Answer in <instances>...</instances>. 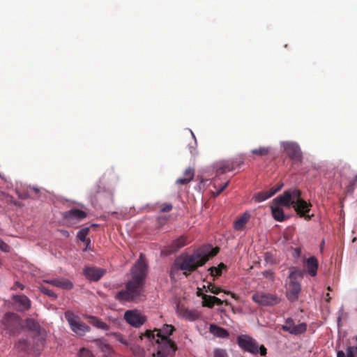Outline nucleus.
I'll return each instance as SVG.
<instances>
[{"label":"nucleus","instance_id":"obj_1","mask_svg":"<svg viewBox=\"0 0 357 357\" xmlns=\"http://www.w3.org/2000/svg\"><path fill=\"white\" fill-rule=\"evenodd\" d=\"M174 331L175 328L172 325L165 324L160 330L146 331L140 337L142 339L145 337L152 343L158 344V350L154 356L172 357L177 350V346L169 339V336Z\"/></svg>","mask_w":357,"mask_h":357},{"label":"nucleus","instance_id":"obj_2","mask_svg":"<svg viewBox=\"0 0 357 357\" xmlns=\"http://www.w3.org/2000/svg\"><path fill=\"white\" fill-rule=\"evenodd\" d=\"M147 269H135L131 279L126 284V289L118 291L115 298L120 302H130L138 300L144 292Z\"/></svg>","mask_w":357,"mask_h":357},{"label":"nucleus","instance_id":"obj_3","mask_svg":"<svg viewBox=\"0 0 357 357\" xmlns=\"http://www.w3.org/2000/svg\"><path fill=\"white\" fill-rule=\"evenodd\" d=\"M277 202L288 208L293 207L296 213L306 220H311L313 214L309 215L312 204L301 198V191L296 188L286 190L278 196Z\"/></svg>","mask_w":357,"mask_h":357},{"label":"nucleus","instance_id":"obj_4","mask_svg":"<svg viewBox=\"0 0 357 357\" xmlns=\"http://www.w3.org/2000/svg\"><path fill=\"white\" fill-rule=\"evenodd\" d=\"M218 252V248H213L211 245H204L195 250L192 255L182 254L176 259L175 264L177 266L176 268H198L204 266Z\"/></svg>","mask_w":357,"mask_h":357},{"label":"nucleus","instance_id":"obj_5","mask_svg":"<svg viewBox=\"0 0 357 357\" xmlns=\"http://www.w3.org/2000/svg\"><path fill=\"white\" fill-rule=\"evenodd\" d=\"M303 278V273L299 269H295L291 272L289 277V282L286 285V295L287 298L294 302L296 301L301 293V280Z\"/></svg>","mask_w":357,"mask_h":357},{"label":"nucleus","instance_id":"obj_6","mask_svg":"<svg viewBox=\"0 0 357 357\" xmlns=\"http://www.w3.org/2000/svg\"><path fill=\"white\" fill-rule=\"evenodd\" d=\"M238 345L245 351L252 354H260L261 356H266V348L264 345L259 347L257 342L252 337L247 335H241L236 339Z\"/></svg>","mask_w":357,"mask_h":357},{"label":"nucleus","instance_id":"obj_7","mask_svg":"<svg viewBox=\"0 0 357 357\" xmlns=\"http://www.w3.org/2000/svg\"><path fill=\"white\" fill-rule=\"evenodd\" d=\"M2 324L3 329L8 331L11 335L19 334L23 327L20 317L13 312H8L5 314Z\"/></svg>","mask_w":357,"mask_h":357},{"label":"nucleus","instance_id":"obj_8","mask_svg":"<svg viewBox=\"0 0 357 357\" xmlns=\"http://www.w3.org/2000/svg\"><path fill=\"white\" fill-rule=\"evenodd\" d=\"M252 299L256 303L264 306H273L280 301V299L276 295L264 292L254 294Z\"/></svg>","mask_w":357,"mask_h":357},{"label":"nucleus","instance_id":"obj_9","mask_svg":"<svg viewBox=\"0 0 357 357\" xmlns=\"http://www.w3.org/2000/svg\"><path fill=\"white\" fill-rule=\"evenodd\" d=\"M285 153L293 161L294 163H301L303 160V153L300 146L293 142H286L284 144Z\"/></svg>","mask_w":357,"mask_h":357},{"label":"nucleus","instance_id":"obj_10","mask_svg":"<svg viewBox=\"0 0 357 357\" xmlns=\"http://www.w3.org/2000/svg\"><path fill=\"white\" fill-rule=\"evenodd\" d=\"M282 329L291 335H298L306 331L307 324L305 323H301L296 325L291 318H287L284 324L282 326Z\"/></svg>","mask_w":357,"mask_h":357},{"label":"nucleus","instance_id":"obj_11","mask_svg":"<svg viewBox=\"0 0 357 357\" xmlns=\"http://www.w3.org/2000/svg\"><path fill=\"white\" fill-rule=\"evenodd\" d=\"M124 319L135 328L141 326L146 321V317L137 310H127L124 314Z\"/></svg>","mask_w":357,"mask_h":357},{"label":"nucleus","instance_id":"obj_12","mask_svg":"<svg viewBox=\"0 0 357 357\" xmlns=\"http://www.w3.org/2000/svg\"><path fill=\"white\" fill-rule=\"evenodd\" d=\"M66 318L69 322L72 331L79 336H83L86 332L90 331V327L86 324L80 321H77L73 318L70 317L69 312H66Z\"/></svg>","mask_w":357,"mask_h":357},{"label":"nucleus","instance_id":"obj_13","mask_svg":"<svg viewBox=\"0 0 357 357\" xmlns=\"http://www.w3.org/2000/svg\"><path fill=\"white\" fill-rule=\"evenodd\" d=\"M278 197L273 199L272 205L271 206V214L273 218L278 222H283L286 220L288 217L285 215L282 206H284L282 203L277 202Z\"/></svg>","mask_w":357,"mask_h":357},{"label":"nucleus","instance_id":"obj_14","mask_svg":"<svg viewBox=\"0 0 357 357\" xmlns=\"http://www.w3.org/2000/svg\"><path fill=\"white\" fill-rule=\"evenodd\" d=\"M283 187V183H278L276 186L271 188L270 190L266 191H262L257 192L255 196L254 199L256 202H264L268 198L273 196L275 193L279 192Z\"/></svg>","mask_w":357,"mask_h":357},{"label":"nucleus","instance_id":"obj_15","mask_svg":"<svg viewBox=\"0 0 357 357\" xmlns=\"http://www.w3.org/2000/svg\"><path fill=\"white\" fill-rule=\"evenodd\" d=\"M189 243V241L186 236H181L178 238L174 240L172 243L167 248L166 254L170 255L177 252L181 248Z\"/></svg>","mask_w":357,"mask_h":357},{"label":"nucleus","instance_id":"obj_16","mask_svg":"<svg viewBox=\"0 0 357 357\" xmlns=\"http://www.w3.org/2000/svg\"><path fill=\"white\" fill-rule=\"evenodd\" d=\"M236 162L233 160H223L216 164L215 169L218 174H222L234 169Z\"/></svg>","mask_w":357,"mask_h":357},{"label":"nucleus","instance_id":"obj_17","mask_svg":"<svg viewBox=\"0 0 357 357\" xmlns=\"http://www.w3.org/2000/svg\"><path fill=\"white\" fill-rule=\"evenodd\" d=\"M63 217L66 220H81L86 217V213L84 211L78 208H73L63 213Z\"/></svg>","mask_w":357,"mask_h":357},{"label":"nucleus","instance_id":"obj_18","mask_svg":"<svg viewBox=\"0 0 357 357\" xmlns=\"http://www.w3.org/2000/svg\"><path fill=\"white\" fill-rule=\"evenodd\" d=\"M13 300L18 304V308L20 311H25L31 307V301L25 295H14Z\"/></svg>","mask_w":357,"mask_h":357},{"label":"nucleus","instance_id":"obj_19","mask_svg":"<svg viewBox=\"0 0 357 357\" xmlns=\"http://www.w3.org/2000/svg\"><path fill=\"white\" fill-rule=\"evenodd\" d=\"M104 269H83V274L91 281H98L105 274Z\"/></svg>","mask_w":357,"mask_h":357},{"label":"nucleus","instance_id":"obj_20","mask_svg":"<svg viewBox=\"0 0 357 357\" xmlns=\"http://www.w3.org/2000/svg\"><path fill=\"white\" fill-rule=\"evenodd\" d=\"M179 313L183 318L190 321H195L200 317V313L197 310L181 307L179 309Z\"/></svg>","mask_w":357,"mask_h":357},{"label":"nucleus","instance_id":"obj_21","mask_svg":"<svg viewBox=\"0 0 357 357\" xmlns=\"http://www.w3.org/2000/svg\"><path fill=\"white\" fill-rule=\"evenodd\" d=\"M44 282L63 289H71L73 287V283L67 279H54L44 280Z\"/></svg>","mask_w":357,"mask_h":357},{"label":"nucleus","instance_id":"obj_22","mask_svg":"<svg viewBox=\"0 0 357 357\" xmlns=\"http://www.w3.org/2000/svg\"><path fill=\"white\" fill-rule=\"evenodd\" d=\"M209 332L214 336L220 338H227L229 337V332L224 328L220 327L215 324H210Z\"/></svg>","mask_w":357,"mask_h":357},{"label":"nucleus","instance_id":"obj_23","mask_svg":"<svg viewBox=\"0 0 357 357\" xmlns=\"http://www.w3.org/2000/svg\"><path fill=\"white\" fill-rule=\"evenodd\" d=\"M87 319L90 324L93 325L98 329L103 331H108L109 329V326L105 322H103L101 319L96 317L88 316Z\"/></svg>","mask_w":357,"mask_h":357},{"label":"nucleus","instance_id":"obj_24","mask_svg":"<svg viewBox=\"0 0 357 357\" xmlns=\"http://www.w3.org/2000/svg\"><path fill=\"white\" fill-rule=\"evenodd\" d=\"M194 175V169L191 167H188L184 172V177L178 178L176 183L178 185H186L193 179Z\"/></svg>","mask_w":357,"mask_h":357},{"label":"nucleus","instance_id":"obj_25","mask_svg":"<svg viewBox=\"0 0 357 357\" xmlns=\"http://www.w3.org/2000/svg\"><path fill=\"white\" fill-rule=\"evenodd\" d=\"M250 215L244 213L243 215H241L234 221V228L237 231L242 230L245 225H246L247 222L248 221Z\"/></svg>","mask_w":357,"mask_h":357},{"label":"nucleus","instance_id":"obj_26","mask_svg":"<svg viewBox=\"0 0 357 357\" xmlns=\"http://www.w3.org/2000/svg\"><path fill=\"white\" fill-rule=\"evenodd\" d=\"M25 327L28 330H29L33 333H40V326L38 324V322L36 321V320H34L33 319H31V318L26 319L25 321Z\"/></svg>","mask_w":357,"mask_h":357},{"label":"nucleus","instance_id":"obj_27","mask_svg":"<svg viewBox=\"0 0 357 357\" xmlns=\"http://www.w3.org/2000/svg\"><path fill=\"white\" fill-rule=\"evenodd\" d=\"M96 347L100 349V351L104 352L105 354H109L112 349L110 346L102 339H97L93 341Z\"/></svg>","mask_w":357,"mask_h":357},{"label":"nucleus","instance_id":"obj_28","mask_svg":"<svg viewBox=\"0 0 357 357\" xmlns=\"http://www.w3.org/2000/svg\"><path fill=\"white\" fill-rule=\"evenodd\" d=\"M271 149L268 146H260L250 151L251 153L258 156H265L270 153Z\"/></svg>","mask_w":357,"mask_h":357},{"label":"nucleus","instance_id":"obj_29","mask_svg":"<svg viewBox=\"0 0 357 357\" xmlns=\"http://www.w3.org/2000/svg\"><path fill=\"white\" fill-rule=\"evenodd\" d=\"M147 266L148 264L146 262L145 256L142 253H140L139 259L137 260L132 268H147Z\"/></svg>","mask_w":357,"mask_h":357},{"label":"nucleus","instance_id":"obj_30","mask_svg":"<svg viewBox=\"0 0 357 357\" xmlns=\"http://www.w3.org/2000/svg\"><path fill=\"white\" fill-rule=\"evenodd\" d=\"M38 288L43 294L52 298L53 299H56L57 298L56 294L47 287L41 284Z\"/></svg>","mask_w":357,"mask_h":357},{"label":"nucleus","instance_id":"obj_31","mask_svg":"<svg viewBox=\"0 0 357 357\" xmlns=\"http://www.w3.org/2000/svg\"><path fill=\"white\" fill-rule=\"evenodd\" d=\"M181 270L182 269H171V271L169 273V276L172 278V280H176V275H177L179 273V271H181ZM185 270L187 271L183 272L182 274L185 275V276H187V275L188 273H190V272H192L195 269L189 268V269H185Z\"/></svg>","mask_w":357,"mask_h":357},{"label":"nucleus","instance_id":"obj_32","mask_svg":"<svg viewBox=\"0 0 357 357\" xmlns=\"http://www.w3.org/2000/svg\"><path fill=\"white\" fill-rule=\"evenodd\" d=\"M208 297H213V296L207 294L202 295V305L204 307L212 308L213 307V300L208 298Z\"/></svg>","mask_w":357,"mask_h":357},{"label":"nucleus","instance_id":"obj_33","mask_svg":"<svg viewBox=\"0 0 357 357\" xmlns=\"http://www.w3.org/2000/svg\"><path fill=\"white\" fill-rule=\"evenodd\" d=\"M89 227H84L80 229L77 233V238L82 242L86 241V236L89 232Z\"/></svg>","mask_w":357,"mask_h":357},{"label":"nucleus","instance_id":"obj_34","mask_svg":"<svg viewBox=\"0 0 357 357\" xmlns=\"http://www.w3.org/2000/svg\"><path fill=\"white\" fill-rule=\"evenodd\" d=\"M15 347L19 351H26L29 347L28 342L24 339H21L16 343Z\"/></svg>","mask_w":357,"mask_h":357},{"label":"nucleus","instance_id":"obj_35","mask_svg":"<svg viewBox=\"0 0 357 357\" xmlns=\"http://www.w3.org/2000/svg\"><path fill=\"white\" fill-rule=\"evenodd\" d=\"M307 268H318V261L315 257H310L306 259Z\"/></svg>","mask_w":357,"mask_h":357},{"label":"nucleus","instance_id":"obj_36","mask_svg":"<svg viewBox=\"0 0 357 357\" xmlns=\"http://www.w3.org/2000/svg\"><path fill=\"white\" fill-rule=\"evenodd\" d=\"M213 357H229L225 349L216 348L213 350Z\"/></svg>","mask_w":357,"mask_h":357},{"label":"nucleus","instance_id":"obj_37","mask_svg":"<svg viewBox=\"0 0 357 357\" xmlns=\"http://www.w3.org/2000/svg\"><path fill=\"white\" fill-rule=\"evenodd\" d=\"M207 287H208L207 291H209L210 292H211L212 294H218L222 291L220 287L215 286L213 284H211V282H208Z\"/></svg>","mask_w":357,"mask_h":357},{"label":"nucleus","instance_id":"obj_38","mask_svg":"<svg viewBox=\"0 0 357 357\" xmlns=\"http://www.w3.org/2000/svg\"><path fill=\"white\" fill-rule=\"evenodd\" d=\"M261 274L268 280H273L274 273L273 272L272 269L265 270L264 271L261 272Z\"/></svg>","mask_w":357,"mask_h":357},{"label":"nucleus","instance_id":"obj_39","mask_svg":"<svg viewBox=\"0 0 357 357\" xmlns=\"http://www.w3.org/2000/svg\"><path fill=\"white\" fill-rule=\"evenodd\" d=\"M222 270L223 269H208V271H210L211 276L213 278V280L222 275Z\"/></svg>","mask_w":357,"mask_h":357},{"label":"nucleus","instance_id":"obj_40","mask_svg":"<svg viewBox=\"0 0 357 357\" xmlns=\"http://www.w3.org/2000/svg\"><path fill=\"white\" fill-rule=\"evenodd\" d=\"M79 356L80 357H94L92 352L90 350L85 348H82L80 349Z\"/></svg>","mask_w":357,"mask_h":357},{"label":"nucleus","instance_id":"obj_41","mask_svg":"<svg viewBox=\"0 0 357 357\" xmlns=\"http://www.w3.org/2000/svg\"><path fill=\"white\" fill-rule=\"evenodd\" d=\"M172 204L170 203H164L161 205L160 212H169L172 210Z\"/></svg>","mask_w":357,"mask_h":357},{"label":"nucleus","instance_id":"obj_42","mask_svg":"<svg viewBox=\"0 0 357 357\" xmlns=\"http://www.w3.org/2000/svg\"><path fill=\"white\" fill-rule=\"evenodd\" d=\"M0 250L3 252H7L10 251V247L4 241L0 238Z\"/></svg>","mask_w":357,"mask_h":357},{"label":"nucleus","instance_id":"obj_43","mask_svg":"<svg viewBox=\"0 0 357 357\" xmlns=\"http://www.w3.org/2000/svg\"><path fill=\"white\" fill-rule=\"evenodd\" d=\"M265 260L267 263V265H273V258L271 254L266 252L264 255Z\"/></svg>","mask_w":357,"mask_h":357},{"label":"nucleus","instance_id":"obj_44","mask_svg":"<svg viewBox=\"0 0 357 357\" xmlns=\"http://www.w3.org/2000/svg\"><path fill=\"white\" fill-rule=\"evenodd\" d=\"M208 298L213 300V306L215 305H221L224 302L222 300H221L220 298H219L215 296H213V297H208Z\"/></svg>","mask_w":357,"mask_h":357},{"label":"nucleus","instance_id":"obj_45","mask_svg":"<svg viewBox=\"0 0 357 357\" xmlns=\"http://www.w3.org/2000/svg\"><path fill=\"white\" fill-rule=\"evenodd\" d=\"M347 357H355L354 348L352 347H348L347 349Z\"/></svg>","mask_w":357,"mask_h":357},{"label":"nucleus","instance_id":"obj_46","mask_svg":"<svg viewBox=\"0 0 357 357\" xmlns=\"http://www.w3.org/2000/svg\"><path fill=\"white\" fill-rule=\"evenodd\" d=\"M29 191L28 190L27 192H20L19 191H17V193H18V196L20 199H27L29 197H30L31 196L29 195Z\"/></svg>","mask_w":357,"mask_h":357},{"label":"nucleus","instance_id":"obj_47","mask_svg":"<svg viewBox=\"0 0 357 357\" xmlns=\"http://www.w3.org/2000/svg\"><path fill=\"white\" fill-rule=\"evenodd\" d=\"M229 181L226 182L225 184H223L220 189H218L215 193V196L219 195L228 185Z\"/></svg>","mask_w":357,"mask_h":357},{"label":"nucleus","instance_id":"obj_48","mask_svg":"<svg viewBox=\"0 0 357 357\" xmlns=\"http://www.w3.org/2000/svg\"><path fill=\"white\" fill-rule=\"evenodd\" d=\"M17 287L20 288V289L22 290L24 289V286L18 281H16L15 282L13 287H12V289L15 290Z\"/></svg>","mask_w":357,"mask_h":357},{"label":"nucleus","instance_id":"obj_49","mask_svg":"<svg viewBox=\"0 0 357 357\" xmlns=\"http://www.w3.org/2000/svg\"><path fill=\"white\" fill-rule=\"evenodd\" d=\"M307 273L310 276L314 277L317 273V269H307Z\"/></svg>","mask_w":357,"mask_h":357},{"label":"nucleus","instance_id":"obj_50","mask_svg":"<svg viewBox=\"0 0 357 357\" xmlns=\"http://www.w3.org/2000/svg\"><path fill=\"white\" fill-rule=\"evenodd\" d=\"M60 232L62 234V235L65 237H68L70 236V233L67 230L61 229L60 230Z\"/></svg>","mask_w":357,"mask_h":357},{"label":"nucleus","instance_id":"obj_51","mask_svg":"<svg viewBox=\"0 0 357 357\" xmlns=\"http://www.w3.org/2000/svg\"><path fill=\"white\" fill-rule=\"evenodd\" d=\"M337 357H347V354L343 351H338L337 353Z\"/></svg>","mask_w":357,"mask_h":357},{"label":"nucleus","instance_id":"obj_52","mask_svg":"<svg viewBox=\"0 0 357 357\" xmlns=\"http://www.w3.org/2000/svg\"><path fill=\"white\" fill-rule=\"evenodd\" d=\"M29 190L34 191L36 194L38 193L39 191H40V190L38 188H36V187H30Z\"/></svg>","mask_w":357,"mask_h":357},{"label":"nucleus","instance_id":"obj_53","mask_svg":"<svg viewBox=\"0 0 357 357\" xmlns=\"http://www.w3.org/2000/svg\"><path fill=\"white\" fill-rule=\"evenodd\" d=\"M210 268H227V266L223 263H220L217 267L213 266H211Z\"/></svg>","mask_w":357,"mask_h":357},{"label":"nucleus","instance_id":"obj_54","mask_svg":"<svg viewBox=\"0 0 357 357\" xmlns=\"http://www.w3.org/2000/svg\"><path fill=\"white\" fill-rule=\"evenodd\" d=\"M38 340L40 341V344L43 346L45 342V340L43 337H40Z\"/></svg>","mask_w":357,"mask_h":357},{"label":"nucleus","instance_id":"obj_55","mask_svg":"<svg viewBox=\"0 0 357 357\" xmlns=\"http://www.w3.org/2000/svg\"><path fill=\"white\" fill-rule=\"evenodd\" d=\"M295 252L296 253V255H299L300 253H301V250L300 248H296L295 249Z\"/></svg>","mask_w":357,"mask_h":357},{"label":"nucleus","instance_id":"obj_56","mask_svg":"<svg viewBox=\"0 0 357 357\" xmlns=\"http://www.w3.org/2000/svg\"><path fill=\"white\" fill-rule=\"evenodd\" d=\"M190 153L192 154V155H195L197 153V152L195 151V149L193 148L192 150H190Z\"/></svg>","mask_w":357,"mask_h":357},{"label":"nucleus","instance_id":"obj_57","mask_svg":"<svg viewBox=\"0 0 357 357\" xmlns=\"http://www.w3.org/2000/svg\"><path fill=\"white\" fill-rule=\"evenodd\" d=\"M203 294H202V292H200V289H199V291H197V296H202V295H203Z\"/></svg>","mask_w":357,"mask_h":357},{"label":"nucleus","instance_id":"obj_58","mask_svg":"<svg viewBox=\"0 0 357 357\" xmlns=\"http://www.w3.org/2000/svg\"><path fill=\"white\" fill-rule=\"evenodd\" d=\"M119 340H120V342H121L122 343H123V344H126V342H125V341H123V340L122 337H121V338L119 339Z\"/></svg>","mask_w":357,"mask_h":357},{"label":"nucleus","instance_id":"obj_59","mask_svg":"<svg viewBox=\"0 0 357 357\" xmlns=\"http://www.w3.org/2000/svg\"><path fill=\"white\" fill-rule=\"evenodd\" d=\"M326 297H328V298L327 299V301H328L330 299V296H329V294H326Z\"/></svg>","mask_w":357,"mask_h":357},{"label":"nucleus","instance_id":"obj_60","mask_svg":"<svg viewBox=\"0 0 357 357\" xmlns=\"http://www.w3.org/2000/svg\"><path fill=\"white\" fill-rule=\"evenodd\" d=\"M231 296H232L233 298H236V295H235L234 294H231Z\"/></svg>","mask_w":357,"mask_h":357},{"label":"nucleus","instance_id":"obj_61","mask_svg":"<svg viewBox=\"0 0 357 357\" xmlns=\"http://www.w3.org/2000/svg\"><path fill=\"white\" fill-rule=\"evenodd\" d=\"M88 241V244H87V246L89 245V244L90 243V241L89 240H87Z\"/></svg>","mask_w":357,"mask_h":357},{"label":"nucleus","instance_id":"obj_62","mask_svg":"<svg viewBox=\"0 0 357 357\" xmlns=\"http://www.w3.org/2000/svg\"><path fill=\"white\" fill-rule=\"evenodd\" d=\"M328 289L329 291H331V287H328Z\"/></svg>","mask_w":357,"mask_h":357}]
</instances>
